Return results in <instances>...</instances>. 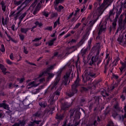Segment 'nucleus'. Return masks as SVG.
<instances>
[{
	"mask_svg": "<svg viewBox=\"0 0 126 126\" xmlns=\"http://www.w3.org/2000/svg\"><path fill=\"white\" fill-rule=\"evenodd\" d=\"M55 67V65H52L48 67L47 70L45 72H44L42 75H40L39 77L35 79L32 82H29V81H27V88L28 89H30V88H32V87H37L40 84V83H42V82H44L45 81V79L44 78H41L43 75H45V74L48 73V77L47 78V80H50L51 78H53L54 76V74L53 73H48L50 70L51 69H54Z\"/></svg>",
	"mask_w": 126,
	"mask_h": 126,
	"instance_id": "obj_1",
	"label": "nucleus"
},
{
	"mask_svg": "<svg viewBox=\"0 0 126 126\" xmlns=\"http://www.w3.org/2000/svg\"><path fill=\"white\" fill-rule=\"evenodd\" d=\"M102 14V10H100V9H97V10H96L94 12V21H91L89 24V26L90 27H91V26H93L94 24H95V22L98 20L99 17L100 15Z\"/></svg>",
	"mask_w": 126,
	"mask_h": 126,
	"instance_id": "obj_2",
	"label": "nucleus"
},
{
	"mask_svg": "<svg viewBox=\"0 0 126 126\" xmlns=\"http://www.w3.org/2000/svg\"><path fill=\"white\" fill-rule=\"evenodd\" d=\"M60 76L57 77L55 81L50 86L49 88L52 90H53V89L55 90L56 89H57V91L61 90L62 88H61V85L59 84V81H60Z\"/></svg>",
	"mask_w": 126,
	"mask_h": 126,
	"instance_id": "obj_3",
	"label": "nucleus"
},
{
	"mask_svg": "<svg viewBox=\"0 0 126 126\" xmlns=\"http://www.w3.org/2000/svg\"><path fill=\"white\" fill-rule=\"evenodd\" d=\"M78 82H79V78H77L76 80L74 82V84L72 85V91L73 92V94L69 95V97H71L73 96L74 94L77 93V90H76V87L78 86Z\"/></svg>",
	"mask_w": 126,
	"mask_h": 126,
	"instance_id": "obj_4",
	"label": "nucleus"
},
{
	"mask_svg": "<svg viewBox=\"0 0 126 126\" xmlns=\"http://www.w3.org/2000/svg\"><path fill=\"white\" fill-rule=\"evenodd\" d=\"M70 75V73H68L65 74L64 76L63 79L64 81L63 82V84L64 85H67V81H68V77H69Z\"/></svg>",
	"mask_w": 126,
	"mask_h": 126,
	"instance_id": "obj_5",
	"label": "nucleus"
},
{
	"mask_svg": "<svg viewBox=\"0 0 126 126\" xmlns=\"http://www.w3.org/2000/svg\"><path fill=\"white\" fill-rule=\"evenodd\" d=\"M19 16L20 19L21 20L24 18L25 16H26V13L21 14L20 12L17 13L15 18H17Z\"/></svg>",
	"mask_w": 126,
	"mask_h": 126,
	"instance_id": "obj_6",
	"label": "nucleus"
},
{
	"mask_svg": "<svg viewBox=\"0 0 126 126\" xmlns=\"http://www.w3.org/2000/svg\"><path fill=\"white\" fill-rule=\"evenodd\" d=\"M79 11H80V9L78 8H77L74 14V16L76 18V20H77V19H78L80 16V15H79Z\"/></svg>",
	"mask_w": 126,
	"mask_h": 126,
	"instance_id": "obj_7",
	"label": "nucleus"
},
{
	"mask_svg": "<svg viewBox=\"0 0 126 126\" xmlns=\"http://www.w3.org/2000/svg\"><path fill=\"white\" fill-rule=\"evenodd\" d=\"M3 107L4 109H6L7 110H9V108L8 107V105H6L4 103L0 104V107Z\"/></svg>",
	"mask_w": 126,
	"mask_h": 126,
	"instance_id": "obj_8",
	"label": "nucleus"
},
{
	"mask_svg": "<svg viewBox=\"0 0 126 126\" xmlns=\"http://www.w3.org/2000/svg\"><path fill=\"white\" fill-rule=\"evenodd\" d=\"M0 68L1 69L2 72L5 74V71H6V68H4L3 65L0 64Z\"/></svg>",
	"mask_w": 126,
	"mask_h": 126,
	"instance_id": "obj_9",
	"label": "nucleus"
},
{
	"mask_svg": "<svg viewBox=\"0 0 126 126\" xmlns=\"http://www.w3.org/2000/svg\"><path fill=\"white\" fill-rule=\"evenodd\" d=\"M40 7H41V5L40 4V3H39L36 7V9L33 11V14H36L37 12L39 11V8H40Z\"/></svg>",
	"mask_w": 126,
	"mask_h": 126,
	"instance_id": "obj_10",
	"label": "nucleus"
},
{
	"mask_svg": "<svg viewBox=\"0 0 126 126\" xmlns=\"http://www.w3.org/2000/svg\"><path fill=\"white\" fill-rule=\"evenodd\" d=\"M24 125H25V121H23L22 122H21L20 124H15L13 126H24Z\"/></svg>",
	"mask_w": 126,
	"mask_h": 126,
	"instance_id": "obj_11",
	"label": "nucleus"
},
{
	"mask_svg": "<svg viewBox=\"0 0 126 126\" xmlns=\"http://www.w3.org/2000/svg\"><path fill=\"white\" fill-rule=\"evenodd\" d=\"M39 106H40V107H42L43 108H45V107L47 106V104H46V103L45 102H39Z\"/></svg>",
	"mask_w": 126,
	"mask_h": 126,
	"instance_id": "obj_12",
	"label": "nucleus"
},
{
	"mask_svg": "<svg viewBox=\"0 0 126 126\" xmlns=\"http://www.w3.org/2000/svg\"><path fill=\"white\" fill-rule=\"evenodd\" d=\"M105 29H106V27H103V26H101L98 34H100V33H101V32H103V31H105Z\"/></svg>",
	"mask_w": 126,
	"mask_h": 126,
	"instance_id": "obj_13",
	"label": "nucleus"
},
{
	"mask_svg": "<svg viewBox=\"0 0 126 126\" xmlns=\"http://www.w3.org/2000/svg\"><path fill=\"white\" fill-rule=\"evenodd\" d=\"M1 4L2 5V9L3 10V11H5V5H4V2L2 1L1 2Z\"/></svg>",
	"mask_w": 126,
	"mask_h": 126,
	"instance_id": "obj_14",
	"label": "nucleus"
},
{
	"mask_svg": "<svg viewBox=\"0 0 126 126\" xmlns=\"http://www.w3.org/2000/svg\"><path fill=\"white\" fill-rule=\"evenodd\" d=\"M54 41H56V38H54L53 39H52V40L49 41L48 42L49 46H52V45H53L54 44Z\"/></svg>",
	"mask_w": 126,
	"mask_h": 126,
	"instance_id": "obj_15",
	"label": "nucleus"
},
{
	"mask_svg": "<svg viewBox=\"0 0 126 126\" xmlns=\"http://www.w3.org/2000/svg\"><path fill=\"white\" fill-rule=\"evenodd\" d=\"M123 38H124V36H120L118 38V41L119 42V43H122V42H123Z\"/></svg>",
	"mask_w": 126,
	"mask_h": 126,
	"instance_id": "obj_16",
	"label": "nucleus"
},
{
	"mask_svg": "<svg viewBox=\"0 0 126 126\" xmlns=\"http://www.w3.org/2000/svg\"><path fill=\"white\" fill-rule=\"evenodd\" d=\"M62 9H63V6L60 5L57 8V10L60 12L62 11Z\"/></svg>",
	"mask_w": 126,
	"mask_h": 126,
	"instance_id": "obj_17",
	"label": "nucleus"
},
{
	"mask_svg": "<svg viewBox=\"0 0 126 126\" xmlns=\"http://www.w3.org/2000/svg\"><path fill=\"white\" fill-rule=\"evenodd\" d=\"M35 24L36 26H38V27H41L43 24H42V23H39V22L37 21L35 23Z\"/></svg>",
	"mask_w": 126,
	"mask_h": 126,
	"instance_id": "obj_18",
	"label": "nucleus"
},
{
	"mask_svg": "<svg viewBox=\"0 0 126 126\" xmlns=\"http://www.w3.org/2000/svg\"><path fill=\"white\" fill-rule=\"evenodd\" d=\"M63 0H56L55 1V4H59L60 2H63Z\"/></svg>",
	"mask_w": 126,
	"mask_h": 126,
	"instance_id": "obj_19",
	"label": "nucleus"
},
{
	"mask_svg": "<svg viewBox=\"0 0 126 126\" xmlns=\"http://www.w3.org/2000/svg\"><path fill=\"white\" fill-rule=\"evenodd\" d=\"M25 79L24 78H22L21 79H18V81L20 83H22L23 81H24Z\"/></svg>",
	"mask_w": 126,
	"mask_h": 126,
	"instance_id": "obj_20",
	"label": "nucleus"
},
{
	"mask_svg": "<svg viewBox=\"0 0 126 126\" xmlns=\"http://www.w3.org/2000/svg\"><path fill=\"white\" fill-rule=\"evenodd\" d=\"M1 51L3 53L5 51V49L4 48V45L3 44H2L1 45Z\"/></svg>",
	"mask_w": 126,
	"mask_h": 126,
	"instance_id": "obj_21",
	"label": "nucleus"
},
{
	"mask_svg": "<svg viewBox=\"0 0 126 126\" xmlns=\"http://www.w3.org/2000/svg\"><path fill=\"white\" fill-rule=\"evenodd\" d=\"M28 31V30L26 29H21V32L23 33H26Z\"/></svg>",
	"mask_w": 126,
	"mask_h": 126,
	"instance_id": "obj_22",
	"label": "nucleus"
},
{
	"mask_svg": "<svg viewBox=\"0 0 126 126\" xmlns=\"http://www.w3.org/2000/svg\"><path fill=\"white\" fill-rule=\"evenodd\" d=\"M6 62L7 63H8V64H12V62H11V61H10V60H9V59H7L6 60Z\"/></svg>",
	"mask_w": 126,
	"mask_h": 126,
	"instance_id": "obj_23",
	"label": "nucleus"
},
{
	"mask_svg": "<svg viewBox=\"0 0 126 126\" xmlns=\"http://www.w3.org/2000/svg\"><path fill=\"white\" fill-rule=\"evenodd\" d=\"M58 24H59V21H57L54 25V28H56V27H57V26L58 25Z\"/></svg>",
	"mask_w": 126,
	"mask_h": 126,
	"instance_id": "obj_24",
	"label": "nucleus"
},
{
	"mask_svg": "<svg viewBox=\"0 0 126 126\" xmlns=\"http://www.w3.org/2000/svg\"><path fill=\"white\" fill-rule=\"evenodd\" d=\"M43 15H45V16L46 17H48V16H49V13H47L46 12H43Z\"/></svg>",
	"mask_w": 126,
	"mask_h": 126,
	"instance_id": "obj_25",
	"label": "nucleus"
},
{
	"mask_svg": "<svg viewBox=\"0 0 126 126\" xmlns=\"http://www.w3.org/2000/svg\"><path fill=\"white\" fill-rule=\"evenodd\" d=\"M10 60H12V61H13L14 60V58L13 57V54H11L10 55Z\"/></svg>",
	"mask_w": 126,
	"mask_h": 126,
	"instance_id": "obj_26",
	"label": "nucleus"
},
{
	"mask_svg": "<svg viewBox=\"0 0 126 126\" xmlns=\"http://www.w3.org/2000/svg\"><path fill=\"white\" fill-rule=\"evenodd\" d=\"M41 39H42L41 37H40V38H35L33 41H34V42H38V41H39V40H41Z\"/></svg>",
	"mask_w": 126,
	"mask_h": 126,
	"instance_id": "obj_27",
	"label": "nucleus"
},
{
	"mask_svg": "<svg viewBox=\"0 0 126 126\" xmlns=\"http://www.w3.org/2000/svg\"><path fill=\"white\" fill-rule=\"evenodd\" d=\"M109 1H110V0H105L103 3L104 5L106 4H108V2H109Z\"/></svg>",
	"mask_w": 126,
	"mask_h": 126,
	"instance_id": "obj_28",
	"label": "nucleus"
},
{
	"mask_svg": "<svg viewBox=\"0 0 126 126\" xmlns=\"http://www.w3.org/2000/svg\"><path fill=\"white\" fill-rule=\"evenodd\" d=\"M74 112H75V111H74L73 110L70 111V113H71L70 117H72V116H73V113H74Z\"/></svg>",
	"mask_w": 126,
	"mask_h": 126,
	"instance_id": "obj_29",
	"label": "nucleus"
},
{
	"mask_svg": "<svg viewBox=\"0 0 126 126\" xmlns=\"http://www.w3.org/2000/svg\"><path fill=\"white\" fill-rule=\"evenodd\" d=\"M56 119L57 120H62V119H63V117H61V116H59L58 115H57L56 116Z\"/></svg>",
	"mask_w": 126,
	"mask_h": 126,
	"instance_id": "obj_30",
	"label": "nucleus"
},
{
	"mask_svg": "<svg viewBox=\"0 0 126 126\" xmlns=\"http://www.w3.org/2000/svg\"><path fill=\"white\" fill-rule=\"evenodd\" d=\"M74 48H75V47H74V46H73V47L70 48L69 49V51H72V52H74V51H75V49H74V50H73V49H74Z\"/></svg>",
	"mask_w": 126,
	"mask_h": 126,
	"instance_id": "obj_31",
	"label": "nucleus"
},
{
	"mask_svg": "<svg viewBox=\"0 0 126 126\" xmlns=\"http://www.w3.org/2000/svg\"><path fill=\"white\" fill-rule=\"evenodd\" d=\"M83 42H84V39H82V40L79 42V45H82L83 44Z\"/></svg>",
	"mask_w": 126,
	"mask_h": 126,
	"instance_id": "obj_32",
	"label": "nucleus"
},
{
	"mask_svg": "<svg viewBox=\"0 0 126 126\" xmlns=\"http://www.w3.org/2000/svg\"><path fill=\"white\" fill-rule=\"evenodd\" d=\"M79 26H80V23H78L77 25H76L75 28H78V27H79Z\"/></svg>",
	"mask_w": 126,
	"mask_h": 126,
	"instance_id": "obj_33",
	"label": "nucleus"
},
{
	"mask_svg": "<svg viewBox=\"0 0 126 126\" xmlns=\"http://www.w3.org/2000/svg\"><path fill=\"white\" fill-rule=\"evenodd\" d=\"M89 76H91V77H94L95 76V74H90L88 76V77H89Z\"/></svg>",
	"mask_w": 126,
	"mask_h": 126,
	"instance_id": "obj_34",
	"label": "nucleus"
},
{
	"mask_svg": "<svg viewBox=\"0 0 126 126\" xmlns=\"http://www.w3.org/2000/svg\"><path fill=\"white\" fill-rule=\"evenodd\" d=\"M52 27H48L46 28V29H47V30H50V31H51V30H52Z\"/></svg>",
	"mask_w": 126,
	"mask_h": 126,
	"instance_id": "obj_35",
	"label": "nucleus"
},
{
	"mask_svg": "<svg viewBox=\"0 0 126 126\" xmlns=\"http://www.w3.org/2000/svg\"><path fill=\"white\" fill-rule=\"evenodd\" d=\"M20 39H21V40H24V36H23V35H20Z\"/></svg>",
	"mask_w": 126,
	"mask_h": 126,
	"instance_id": "obj_36",
	"label": "nucleus"
},
{
	"mask_svg": "<svg viewBox=\"0 0 126 126\" xmlns=\"http://www.w3.org/2000/svg\"><path fill=\"white\" fill-rule=\"evenodd\" d=\"M32 0H26L25 2V3H28V2H30Z\"/></svg>",
	"mask_w": 126,
	"mask_h": 126,
	"instance_id": "obj_37",
	"label": "nucleus"
},
{
	"mask_svg": "<svg viewBox=\"0 0 126 126\" xmlns=\"http://www.w3.org/2000/svg\"><path fill=\"white\" fill-rule=\"evenodd\" d=\"M55 94L58 95H60V92L59 91L56 92Z\"/></svg>",
	"mask_w": 126,
	"mask_h": 126,
	"instance_id": "obj_38",
	"label": "nucleus"
},
{
	"mask_svg": "<svg viewBox=\"0 0 126 126\" xmlns=\"http://www.w3.org/2000/svg\"><path fill=\"white\" fill-rule=\"evenodd\" d=\"M15 28V26L13 25L11 27L12 30H14V29Z\"/></svg>",
	"mask_w": 126,
	"mask_h": 126,
	"instance_id": "obj_39",
	"label": "nucleus"
},
{
	"mask_svg": "<svg viewBox=\"0 0 126 126\" xmlns=\"http://www.w3.org/2000/svg\"><path fill=\"white\" fill-rule=\"evenodd\" d=\"M24 52L25 53V54H28V51H27L26 50H24Z\"/></svg>",
	"mask_w": 126,
	"mask_h": 126,
	"instance_id": "obj_40",
	"label": "nucleus"
},
{
	"mask_svg": "<svg viewBox=\"0 0 126 126\" xmlns=\"http://www.w3.org/2000/svg\"><path fill=\"white\" fill-rule=\"evenodd\" d=\"M3 20H4V18H1V21H2V24H4V23H3Z\"/></svg>",
	"mask_w": 126,
	"mask_h": 126,
	"instance_id": "obj_41",
	"label": "nucleus"
},
{
	"mask_svg": "<svg viewBox=\"0 0 126 126\" xmlns=\"http://www.w3.org/2000/svg\"><path fill=\"white\" fill-rule=\"evenodd\" d=\"M66 122H65V123H64L63 125L62 126H66ZM67 126H69V125H68Z\"/></svg>",
	"mask_w": 126,
	"mask_h": 126,
	"instance_id": "obj_42",
	"label": "nucleus"
},
{
	"mask_svg": "<svg viewBox=\"0 0 126 126\" xmlns=\"http://www.w3.org/2000/svg\"><path fill=\"white\" fill-rule=\"evenodd\" d=\"M96 123H97V121H94V126H95Z\"/></svg>",
	"mask_w": 126,
	"mask_h": 126,
	"instance_id": "obj_43",
	"label": "nucleus"
},
{
	"mask_svg": "<svg viewBox=\"0 0 126 126\" xmlns=\"http://www.w3.org/2000/svg\"><path fill=\"white\" fill-rule=\"evenodd\" d=\"M111 14H113V11H110V15H111Z\"/></svg>",
	"mask_w": 126,
	"mask_h": 126,
	"instance_id": "obj_44",
	"label": "nucleus"
},
{
	"mask_svg": "<svg viewBox=\"0 0 126 126\" xmlns=\"http://www.w3.org/2000/svg\"><path fill=\"white\" fill-rule=\"evenodd\" d=\"M35 124H39L40 123V121H35Z\"/></svg>",
	"mask_w": 126,
	"mask_h": 126,
	"instance_id": "obj_45",
	"label": "nucleus"
},
{
	"mask_svg": "<svg viewBox=\"0 0 126 126\" xmlns=\"http://www.w3.org/2000/svg\"><path fill=\"white\" fill-rule=\"evenodd\" d=\"M34 124V123H32V125H30V126H34V125H33Z\"/></svg>",
	"mask_w": 126,
	"mask_h": 126,
	"instance_id": "obj_46",
	"label": "nucleus"
},
{
	"mask_svg": "<svg viewBox=\"0 0 126 126\" xmlns=\"http://www.w3.org/2000/svg\"><path fill=\"white\" fill-rule=\"evenodd\" d=\"M35 116H36V117H39V115H38V113H36Z\"/></svg>",
	"mask_w": 126,
	"mask_h": 126,
	"instance_id": "obj_47",
	"label": "nucleus"
},
{
	"mask_svg": "<svg viewBox=\"0 0 126 126\" xmlns=\"http://www.w3.org/2000/svg\"><path fill=\"white\" fill-rule=\"evenodd\" d=\"M71 42H75V40L72 39V40L71 41Z\"/></svg>",
	"mask_w": 126,
	"mask_h": 126,
	"instance_id": "obj_48",
	"label": "nucleus"
},
{
	"mask_svg": "<svg viewBox=\"0 0 126 126\" xmlns=\"http://www.w3.org/2000/svg\"><path fill=\"white\" fill-rule=\"evenodd\" d=\"M84 20H85V18H83L82 19V20H81L82 22V21H83Z\"/></svg>",
	"mask_w": 126,
	"mask_h": 126,
	"instance_id": "obj_49",
	"label": "nucleus"
},
{
	"mask_svg": "<svg viewBox=\"0 0 126 126\" xmlns=\"http://www.w3.org/2000/svg\"><path fill=\"white\" fill-rule=\"evenodd\" d=\"M114 77H115V78H116V79H118V76H116V75H115V76H114Z\"/></svg>",
	"mask_w": 126,
	"mask_h": 126,
	"instance_id": "obj_50",
	"label": "nucleus"
},
{
	"mask_svg": "<svg viewBox=\"0 0 126 126\" xmlns=\"http://www.w3.org/2000/svg\"><path fill=\"white\" fill-rule=\"evenodd\" d=\"M69 34H67L66 36H65V38H67V37H69Z\"/></svg>",
	"mask_w": 126,
	"mask_h": 126,
	"instance_id": "obj_51",
	"label": "nucleus"
},
{
	"mask_svg": "<svg viewBox=\"0 0 126 126\" xmlns=\"http://www.w3.org/2000/svg\"><path fill=\"white\" fill-rule=\"evenodd\" d=\"M51 37H55V33L51 35Z\"/></svg>",
	"mask_w": 126,
	"mask_h": 126,
	"instance_id": "obj_52",
	"label": "nucleus"
},
{
	"mask_svg": "<svg viewBox=\"0 0 126 126\" xmlns=\"http://www.w3.org/2000/svg\"><path fill=\"white\" fill-rule=\"evenodd\" d=\"M34 4H36V3H37V0L34 1Z\"/></svg>",
	"mask_w": 126,
	"mask_h": 126,
	"instance_id": "obj_53",
	"label": "nucleus"
},
{
	"mask_svg": "<svg viewBox=\"0 0 126 126\" xmlns=\"http://www.w3.org/2000/svg\"><path fill=\"white\" fill-rule=\"evenodd\" d=\"M40 44H41V42H40ZM40 44H35V46H36V47H37V46H39L40 45Z\"/></svg>",
	"mask_w": 126,
	"mask_h": 126,
	"instance_id": "obj_54",
	"label": "nucleus"
},
{
	"mask_svg": "<svg viewBox=\"0 0 126 126\" xmlns=\"http://www.w3.org/2000/svg\"><path fill=\"white\" fill-rule=\"evenodd\" d=\"M2 116V114L1 113H0V118H1Z\"/></svg>",
	"mask_w": 126,
	"mask_h": 126,
	"instance_id": "obj_55",
	"label": "nucleus"
},
{
	"mask_svg": "<svg viewBox=\"0 0 126 126\" xmlns=\"http://www.w3.org/2000/svg\"><path fill=\"white\" fill-rule=\"evenodd\" d=\"M20 61H21V57H20V60H18V62H19Z\"/></svg>",
	"mask_w": 126,
	"mask_h": 126,
	"instance_id": "obj_56",
	"label": "nucleus"
},
{
	"mask_svg": "<svg viewBox=\"0 0 126 126\" xmlns=\"http://www.w3.org/2000/svg\"><path fill=\"white\" fill-rule=\"evenodd\" d=\"M79 2H82V0H79Z\"/></svg>",
	"mask_w": 126,
	"mask_h": 126,
	"instance_id": "obj_57",
	"label": "nucleus"
},
{
	"mask_svg": "<svg viewBox=\"0 0 126 126\" xmlns=\"http://www.w3.org/2000/svg\"><path fill=\"white\" fill-rule=\"evenodd\" d=\"M112 89H114L115 88V87L114 86H112Z\"/></svg>",
	"mask_w": 126,
	"mask_h": 126,
	"instance_id": "obj_58",
	"label": "nucleus"
},
{
	"mask_svg": "<svg viewBox=\"0 0 126 126\" xmlns=\"http://www.w3.org/2000/svg\"><path fill=\"white\" fill-rule=\"evenodd\" d=\"M117 114H116V115L115 116L114 114H113V116L114 117V118H115V117H116V116H117Z\"/></svg>",
	"mask_w": 126,
	"mask_h": 126,
	"instance_id": "obj_59",
	"label": "nucleus"
},
{
	"mask_svg": "<svg viewBox=\"0 0 126 126\" xmlns=\"http://www.w3.org/2000/svg\"><path fill=\"white\" fill-rule=\"evenodd\" d=\"M78 124H79V123H76V125H75V126H77V125H78Z\"/></svg>",
	"mask_w": 126,
	"mask_h": 126,
	"instance_id": "obj_60",
	"label": "nucleus"
},
{
	"mask_svg": "<svg viewBox=\"0 0 126 126\" xmlns=\"http://www.w3.org/2000/svg\"><path fill=\"white\" fill-rule=\"evenodd\" d=\"M83 10H84V9H81V12H82L83 11Z\"/></svg>",
	"mask_w": 126,
	"mask_h": 126,
	"instance_id": "obj_61",
	"label": "nucleus"
},
{
	"mask_svg": "<svg viewBox=\"0 0 126 126\" xmlns=\"http://www.w3.org/2000/svg\"><path fill=\"white\" fill-rule=\"evenodd\" d=\"M92 40L91 39H90L89 41V42H90V43H91V42H92Z\"/></svg>",
	"mask_w": 126,
	"mask_h": 126,
	"instance_id": "obj_62",
	"label": "nucleus"
},
{
	"mask_svg": "<svg viewBox=\"0 0 126 126\" xmlns=\"http://www.w3.org/2000/svg\"><path fill=\"white\" fill-rule=\"evenodd\" d=\"M84 2H87V0H84Z\"/></svg>",
	"mask_w": 126,
	"mask_h": 126,
	"instance_id": "obj_63",
	"label": "nucleus"
},
{
	"mask_svg": "<svg viewBox=\"0 0 126 126\" xmlns=\"http://www.w3.org/2000/svg\"><path fill=\"white\" fill-rule=\"evenodd\" d=\"M64 34V32H63L61 35H63Z\"/></svg>",
	"mask_w": 126,
	"mask_h": 126,
	"instance_id": "obj_64",
	"label": "nucleus"
}]
</instances>
